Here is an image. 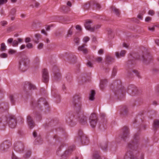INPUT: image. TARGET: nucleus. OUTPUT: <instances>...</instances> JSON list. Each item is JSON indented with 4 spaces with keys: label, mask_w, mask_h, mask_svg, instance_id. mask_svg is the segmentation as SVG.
<instances>
[{
    "label": "nucleus",
    "mask_w": 159,
    "mask_h": 159,
    "mask_svg": "<svg viewBox=\"0 0 159 159\" xmlns=\"http://www.w3.org/2000/svg\"><path fill=\"white\" fill-rule=\"evenodd\" d=\"M16 11V9L15 8L12 9L10 12L9 15L13 16L14 15Z\"/></svg>",
    "instance_id": "33"
},
{
    "label": "nucleus",
    "mask_w": 159,
    "mask_h": 159,
    "mask_svg": "<svg viewBox=\"0 0 159 159\" xmlns=\"http://www.w3.org/2000/svg\"><path fill=\"white\" fill-rule=\"evenodd\" d=\"M90 39V38L88 36H85L84 37L83 39V41L84 42L86 43Z\"/></svg>",
    "instance_id": "40"
},
{
    "label": "nucleus",
    "mask_w": 159,
    "mask_h": 159,
    "mask_svg": "<svg viewBox=\"0 0 159 159\" xmlns=\"http://www.w3.org/2000/svg\"><path fill=\"white\" fill-rule=\"evenodd\" d=\"M69 9V8L65 6L62 7L61 8V10L65 12H66L68 11H69L68 9Z\"/></svg>",
    "instance_id": "37"
},
{
    "label": "nucleus",
    "mask_w": 159,
    "mask_h": 159,
    "mask_svg": "<svg viewBox=\"0 0 159 159\" xmlns=\"http://www.w3.org/2000/svg\"><path fill=\"white\" fill-rule=\"evenodd\" d=\"M61 77V75L58 72L54 73V79L55 80H57Z\"/></svg>",
    "instance_id": "28"
},
{
    "label": "nucleus",
    "mask_w": 159,
    "mask_h": 159,
    "mask_svg": "<svg viewBox=\"0 0 159 159\" xmlns=\"http://www.w3.org/2000/svg\"><path fill=\"white\" fill-rule=\"evenodd\" d=\"M74 42L76 44H79L80 42V39L78 38H75L74 40Z\"/></svg>",
    "instance_id": "49"
},
{
    "label": "nucleus",
    "mask_w": 159,
    "mask_h": 159,
    "mask_svg": "<svg viewBox=\"0 0 159 159\" xmlns=\"http://www.w3.org/2000/svg\"><path fill=\"white\" fill-rule=\"evenodd\" d=\"M96 61L98 63L101 62L102 60V58L101 57H97L95 59Z\"/></svg>",
    "instance_id": "32"
},
{
    "label": "nucleus",
    "mask_w": 159,
    "mask_h": 159,
    "mask_svg": "<svg viewBox=\"0 0 159 159\" xmlns=\"http://www.w3.org/2000/svg\"><path fill=\"white\" fill-rule=\"evenodd\" d=\"M11 143L8 141H4L0 146V150L5 151L11 146Z\"/></svg>",
    "instance_id": "8"
},
{
    "label": "nucleus",
    "mask_w": 159,
    "mask_h": 159,
    "mask_svg": "<svg viewBox=\"0 0 159 159\" xmlns=\"http://www.w3.org/2000/svg\"><path fill=\"white\" fill-rule=\"evenodd\" d=\"M138 136V134L134 135V140L128 144L124 159H137V154L139 152V145Z\"/></svg>",
    "instance_id": "2"
},
{
    "label": "nucleus",
    "mask_w": 159,
    "mask_h": 159,
    "mask_svg": "<svg viewBox=\"0 0 159 159\" xmlns=\"http://www.w3.org/2000/svg\"><path fill=\"white\" fill-rule=\"evenodd\" d=\"M153 72L154 73H156L159 72V69L157 68H154L153 69Z\"/></svg>",
    "instance_id": "55"
},
{
    "label": "nucleus",
    "mask_w": 159,
    "mask_h": 159,
    "mask_svg": "<svg viewBox=\"0 0 159 159\" xmlns=\"http://www.w3.org/2000/svg\"><path fill=\"white\" fill-rule=\"evenodd\" d=\"M7 54L4 53L0 54V57L2 58H7Z\"/></svg>",
    "instance_id": "39"
},
{
    "label": "nucleus",
    "mask_w": 159,
    "mask_h": 159,
    "mask_svg": "<svg viewBox=\"0 0 159 159\" xmlns=\"http://www.w3.org/2000/svg\"><path fill=\"white\" fill-rule=\"evenodd\" d=\"M158 26L157 25H155L153 26L152 27H149L148 28V30H151L152 31H154L155 30V27H157Z\"/></svg>",
    "instance_id": "50"
},
{
    "label": "nucleus",
    "mask_w": 159,
    "mask_h": 159,
    "mask_svg": "<svg viewBox=\"0 0 159 159\" xmlns=\"http://www.w3.org/2000/svg\"><path fill=\"white\" fill-rule=\"evenodd\" d=\"M27 122L30 128V129H32L35 125V123L32 118L31 116L29 115L27 117Z\"/></svg>",
    "instance_id": "13"
},
{
    "label": "nucleus",
    "mask_w": 159,
    "mask_h": 159,
    "mask_svg": "<svg viewBox=\"0 0 159 159\" xmlns=\"http://www.w3.org/2000/svg\"><path fill=\"white\" fill-rule=\"evenodd\" d=\"M107 82V81L106 80H101L100 83V87L102 89H103L104 85L106 84Z\"/></svg>",
    "instance_id": "26"
},
{
    "label": "nucleus",
    "mask_w": 159,
    "mask_h": 159,
    "mask_svg": "<svg viewBox=\"0 0 159 159\" xmlns=\"http://www.w3.org/2000/svg\"><path fill=\"white\" fill-rule=\"evenodd\" d=\"M78 135L80 137L81 139L83 136H85L83 133V131L82 130H79L78 132Z\"/></svg>",
    "instance_id": "42"
},
{
    "label": "nucleus",
    "mask_w": 159,
    "mask_h": 159,
    "mask_svg": "<svg viewBox=\"0 0 159 159\" xmlns=\"http://www.w3.org/2000/svg\"><path fill=\"white\" fill-rule=\"evenodd\" d=\"M47 103H48L45 98H41L39 99L36 103H33V104L38 108H41L43 105H46Z\"/></svg>",
    "instance_id": "7"
},
{
    "label": "nucleus",
    "mask_w": 159,
    "mask_h": 159,
    "mask_svg": "<svg viewBox=\"0 0 159 159\" xmlns=\"http://www.w3.org/2000/svg\"><path fill=\"white\" fill-rule=\"evenodd\" d=\"M10 99L11 103L14 105L15 103V101L14 96L12 95H10Z\"/></svg>",
    "instance_id": "31"
},
{
    "label": "nucleus",
    "mask_w": 159,
    "mask_h": 159,
    "mask_svg": "<svg viewBox=\"0 0 159 159\" xmlns=\"http://www.w3.org/2000/svg\"><path fill=\"white\" fill-rule=\"evenodd\" d=\"M98 119L96 114L92 113L89 118V121L91 126L93 128L95 127L97 125Z\"/></svg>",
    "instance_id": "4"
},
{
    "label": "nucleus",
    "mask_w": 159,
    "mask_h": 159,
    "mask_svg": "<svg viewBox=\"0 0 159 159\" xmlns=\"http://www.w3.org/2000/svg\"><path fill=\"white\" fill-rule=\"evenodd\" d=\"M72 34V30L71 29H70L68 30L66 36L68 37H70Z\"/></svg>",
    "instance_id": "36"
},
{
    "label": "nucleus",
    "mask_w": 159,
    "mask_h": 159,
    "mask_svg": "<svg viewBox=\"0 0 159 159\" xmlns=\"http://www.w3.org/2000/svg\"><path fill=\"white\" fill-rule=\"evenodd\" d=\"M126 51L125 50H121L120 52H115V55L116 57L118 58L122 57H124L126 53Z\"/></svg>",
    "instance_id": "16"
},
{
    "label": "nucleus",
    "mask_w": 159,
    "mask_h": 159,
    "mask_svg": "<svg viewBox=\"0 0 159 159\" xmlns=\"http://www.w3.org/2000/svg\"><path fill=\"white\" fill-rule=\"evenodd\" d=\"M153 127L155 130L159 128V120H155L153 122Z\"/></svg>",
    "instance_id": "21"
},
{
    "label": "nucleus",
    "mask_w": 159,
    "mask_h": 159,
    "mask_svg": "<svg viewBox=\"0 0 159 159\" xmlns=\"http://www.w3.org/2000/svg\"><path fill=\"white\" fill-rule=\"evenodd\" d=\"M31 152L30 151H28L27 152L25 156V158H27L29 157L31 155Z\"/></svg>",
    "instance_id": "43"
},
{
    "label": "nucleus",
    "mask_w": 159,
    "mask_h": 159,
    "mask_svg": "<svg viewBox=\"0 0 159 159\" xmlns=\"http://www.w3.org/2000/svg\"><path fill=\"white\" fill-rule=\"evenodd\" d=\"M156 43L159 46V39H156L155 41Z\"/></svg>",
    "instance_id": "64"
},
{
    "label": "nucleus",
    "mask_w": 159,
    "mask_h": 159,
    "mask_svg": "<svg viewBox=\"0 0 159 159\" xmlns=\"http://www.w3.org/2000/svg\"><path fill=\"white\" fill-rule=\"evenodd\" d=\"M13 39L12 38H10L8 39L7 40V42L8 43H12V42L13 41Z\"/></svg>",
    "instance_id": "54"
},
{
    "label": "nucleus",
    "mask_w": 159,
    "mask_h": 159,
    "mask_svg": "<svg viewBox=\"0 0 159 159\" xmlns=\"http://www.w3.org/2000/svg\"><path fill=\"white\" fill-rule=\"evenodd\" d=\"M71 105L74 108L75 112L73 116H71L66 119L67 122L71 126L75 125L76 124L74 120L72 119L74 117L78 119L82 124H84L86 123L87 117L84 115V111L81 109V98L78 95L74 97L71 101Z\"/></svg>",
    "instance_id": "1"
},
{
    "label": "nucleus",
    "mask_w": 159,
    "mask_h": 159,
    "mask_svg": "<svg viewBox=\"0 0 159 159\" xmlns=\"http://www.w3.org/2000/svg\"><path fill=\"white\" fill-rule=\"evenodd\" d=\"M16 52V50L12 49H10L8 51V53L11 55L15 54Z\"/></svg>",
    "instance_id": "35"
},
{
    "label": "nucleus",
    "mask_w": 159,
    "mask_h": 159,
    "mask_svg": "<svg viewBox=\"0 0 159 159\" xmlns=\"http://www.w3.org/2000/svg\"><path fill=\"white\" fill-rule=\"evenodd\" d=\"M24 149V146L22 143L18 142L15 144L14 150L17 152L21 153L23 151Z\"/></svg>",
    "instance_id": "9"
},
{
    "label": "nucleus",
    "mask_w": 159,
    "mask_h": 159,
    "mask_svg": "<svg viewBox=\"0 0 159 159\" xmlns=\"http://www.w3.org/2000/svg\"><path fill=\"white\" fill-rule=\"evenodd\" d=\"M75 148V146H73L71 147H70L69 149L66 151L64 154V155L65 156L69 155L73 151L74 148Z\"/></svg>",
    "instance_id": "19"
},
{
    "label": "nucleus",
    "mask_w": 159,
    "mask_h": 159,
    "mask_svg": "<svg viewBox=\"0 0 159 159\" xmlns=\"http://www.w3.org/2000/svg\"><path fill=\"white\" fill-rule=\"evenodd\" d=\"M129 134V129L126 126L123 127L121 129V133L120 135L121 138L123 140L128 138Z\"/></svg>",
    "instance_id": "6"
},
{
    "label": "nucleus",
    "mask_w": 159,
    "mask_h": 159,
    "mask_svg": "<svg viewBox=\"0 0 159 159\" xmlns=\"http://www.w3.org/2000/svg\"><path fill=\"white\" fill-rule=\"evenodd\" d=\"M87 65L88 66L92 67L93 66L92 63L90 61H88L87 63Z\"/></svg>",
    "instance_id": "53"
},
{
    "label": "nucleus",
    "mask_w": 159,
    "mask_h": 159,
    "mask_svg": "<svg viewBox=\"0 0 159 159\" xmlns=\"http://www.w3.org/2000/svg\"><path fill=\"white\" fill-rule=\"evenodd\" d=\"M76 29L77 30H81V27L79 25H77L76 26Z\"/></svg>",
    "instance_id": "59"
},
{
    "label": "nucleus",
    "mask_w": 159,
    "mask_h": 159,
    "mask_svg": "<svg viewBox=\"0 0 159 159\" xmlns=\"http://www.w3.org/2000/svg\"><path fill=\"white\" fill-rule=\"evenodd\" d=\"M6 46L5 45L4 43H2L1 44V47L0 51L2 52L5 51L6 49Z\"/></svg>",
    "instance_id": "27"
},
{
    "label": "nucleus",
    "mask_w": 159,
    "mask_h": 159,
    "mask_svg": "<svg viewBox=\"0 0 159 159\" xmlns=\"http://www.w3.org/2000/svg\"><path fill=\"white\" fill-rule=\"evenodd\" d=\"M23 41V39L21 38L17 39V40H13L12 43V45L13 47H17L19 43H21Z\"/></svg>",
    "instance_id": "18"
},
{
    "label": "nucleus",
    "mask_w": 159,
    "mask_h": 159,
    "mask_svg": "<svg viewBox=\"0 0 159 159\" xmlns=\"http://www.w3.org/2000/svg\"><path fill=\"white\" fill-rule=\"evenodd\" d=\"M12 159H20L18 157H16L14 154H13Z\"/></svg>",
    "instance_id": "58"
},
{
    "label": "nucleus",
    "mask_w": 159,
    "mask_h": 159,
    "mask_svg": "<svg viewBox=\"0 0 159 159\" xmlns=\"http://www.w3.org/2000/svg\"><path fill=\"white\" fill-rule=\"evenodd\" d=\"M81 143L83 145H87L89 142V140L88 138L85 136H83L81 139Z\"/></svg>",
    "instance_id": "17"
},
{
    "label": "nucleus",
    "mask_w": 159,
    "mask_h": 159,
    "mask_svg": "<svg viewBox=\"0 0 159 159\" xmlns=\"http://www.w3.org/2000/svg\"><path fill=\"white\" fill-rule=\"evenodd\" d=\"M95 4H96V6L97 8L98 9H99L100 8L101 6L97 2H96Z\"/></svg>",
    "instance_id": "61"
},
{
    "label": "nucleus",
    "mask_w": 159,
    "mask_h": 159,
    "mask_svg": "<svg viewBox=\"0 0 159 159\" xmlns=\"http://www.w3.org/2000/svg\"><path fill=\"white\" fill-rule=\"evenodd\" d=\"M111 9L112 12L114 13L116 16L119 17L120 15V10L117 8L115 6H112L111 7Z\"/></svg>",
    "instance_id": "15"
},
{
    "label": "nucleus",
    "mask_w": 159,
    "mask_h": 159,
    "mask_svg": "<svg viewBox=\"0 0 159 159\" xmlns=\"http://www.w3.org/2000/svg\"><path fill=\"white\" fill-rule=\"evenodd\" d=\"M25 44H22V45L20 47V49H25Z\"/></svg>",
    "instance_id": "62"
},
{
    "label": "nucleus",
    "mask_w": 159,
    "mask_h": 159,
    "mask_svg": "<svg viewBox=\"0 0 159 159\" xmlns=\"http://www.w3.org/2000/svg\"><path fill=\"white\" fill-rule=\"evenodd\" d=\"M134 73H135L136 75L138 77H139V73L138 71L136 70H133Z\"/></svg>",
    "instance_id": "57"
},
{
    "label": "nucleus",
    "mask_w": 159,
    "mask_h": 159,
    "mask_svg": "<svg viewBox=\"0 0 159 159\" xmlns=\"http://www.w3.org/2000/svg\"><path fill=\"white\" fill-rule=\"evenodd\" d=\"M117 71V68L115 67H114L112 70V76H114L116 75Z\"/></svg>",
    "instance_id": "34"
},
{
    "label": "nucleus",
    "mask_w": 159,
    "mask_h": 159,
    "mask_svg": "<svg viewBox=\"0 0 159 159\" xmlns=\"http://www.w3.org/2000/svg\"><path fill=\"white\" fill-rule=\"evenodd\" d=\"M43 44L42 43H40L39 44L38 46V48L39 49H41L43 48Z\"/></svg>",
    "instance_id": "47"
},
{
    "label": "nucleus",
    "mask_w": 159,
    "mask_h": 159,
    "mask_svg": "<svg viewBox=\"0 0 159 159\" xmlns=\"http://www.w3.org/2000/svg\"><path fill=\"white\" fill-rule=\"evenodd\" d=\"M92 21L90 20H85L84 26L86 30L91 31L94 32V29L91 27V24L92 23Z\"/></svg>",
    "instance_id": "11"
},
{
    "label": "nucleus",
    "mask_w": 159,
    "mask_h": 159,
    "mask_svg": "<svg viewBox=\"0 0 159 159\" xmlns=\"http://www.w3.org/2000/svg\"><path fill=\"white\" fill-rule=\"evenodd\" d=\"M94 159H101V158L98 153H95L93 155Z\"/></svg>",
    "instance_id": "38"
},
{
    "label": "nucleus",
    "mask_w": 159,
    "mask_h": 159,
    "mask_svg": "<svg viewBox=\"0 0 159 159\" xmlns=\"http://www.w3.org/2000/svg\"><path fill=\"white\" fill-rule=\"evenodd\" d=\"M41 35L40 34H36L35 35V39L34 40L35 43H37L39 42V40L41 38Z\"/></svg>",
    "instance_id": "25"
},
{
    "label": "nucleus",
    "mask_w": 159,
    "mask_h": 159,
    "mask_svg": "<svg viewBox=\"0 0 159 159\" xmlns=\"http://www.w3.org/2000/svg\"><path fill=\"white\" fill-rule=\"evenodd\" d=\"M25 87L28 86L29 89H34L35 88V86L30 82H26L25 83Z\"/></svg>",
    "instance_id": "20"
},
{
    "label": "nucleus",
    "mask_w": 159,
    "mask_h": 159,
    "mask_svg": "<svg viewBox=\"0 0 159 159\" xmlns=\"http://www.w3.org/2000/svg\"><path fill=\"white\" fill-rule=\"evenodd\" d=\"M95 94V91L93 90H91L89 97V99L91 101L94 100V97Z\"/></svg>",
    "instance_id": "24"
},
{
    "label": "nucleus",
    "mask_w": 159,
    "mask_h": 159,
    "mask_svg": "<svg viewBox=\"0 0 159 159\" xmlns=\"http://www.w3.org/2000/svg\"><path fill=\"white\" fill-rule=\"evenodd\" d=\"M145 11H143V13L142 14H139L138 15V17L141 19V20H142L143 19V14L145 13Z\"/></svg>",
    "instance_id": "46"
},
{
    "label": "nucleus",
    "mask_w": 159,
    "mask_h": 159,
    "mask_svg": "<svg viewBox=\"0 0 159 159\" xmlns=\"http://www.w3.org/2000/svg\"><path fill=\"white\" fill-rule=\"evenodd\" d=\"M100 146L102 150H106L107 147L108 143L107 142H105L101 143Z\"/></svg>",
    "instance_id": "22"
},
{
    "label": "nucleus",
    "mask_w": 159,
    "mask_h": 159,
    "mask_svg": "<svg viewBox=\"0 0 159 159\" xmlns=\"http://www.w3.org/2000/svg\"><path fill=\"white\" fill-rule=\"evenodd\" d=\"M128 111L127 109L125 108L123 109L122 111L121 112V113L123 115H125L126 114Z\"/></svg>",
    "instance_id": "44"
},
{
    "label": "nucleus",
    "mask_w": 159,
    "mask_h": 159,
    "mask_svg": "<svg viewBox=\"0 0 159 159\" xmlns=\"http://www.w3.org/2000/svg\"><path fill=\"white\" fill-rule=\"evenodd\" d=\"M29 60L27 57L21 58L19 62V68L22 72H25L28 68Z\"/></svg>",
    "instance_id": "3"
},
{
    "label": "nucleus",
    "mask_w": 159,
    "mask_h": 159,
    "mask_svg": "<svg viewBox=\"0 0 159 159\" xmlns=\"http://www.w3.org/2000/svg\"><path fill=\"white\" fill-rule=\"evenodd\" d=\"M86 45L85 44H83L82 45L80 46L78 48V50L80 51H82L84 54H86L88 52V50L85 46Z\"/></svg>",
    "instance_id": "14"
},
{
    "label": "nucleus",
    "mask_w": 159,
    "mask_h": 159,
    "mask_svg": "<svg viewBox=\"0 0 159 159\" xmlns=\"http://www.w3.org/2000/svg\"><path fill=\"white\" fill-rule=\"evenodd\" d=\"M31 41V39L29 37L26 38L25 39V42L26 43H29Z\"/></svg>",
    "instance_id": "52"
},
{
    "label": "nucleus",
    "mask_w": 159,
    "mask_h": 159,
    "mask_svg": "<svg viewBox=\"0 0 159 159\" xmlns=\"http://www.w3.org/2000/svg\"><path fill=\"white\" fill-rule=\"evenodd\" d=\"M103 53V50L102 49H100L98 52V53L99 54H102Z\"/></svg>",
    "instance_id": "60"
},
{
    "label": "nucleus",
    "mask_w": 159,
    "mask_h": 159,
    "mask_svg": "<svg viewBox=\"0 0 159 159\" xmlns=\"http://www.w3.org/2000/svg\"><path fill=\"white\" fill-rule=\"evenodd\" d=\"M7 121L9 126L11 128H15L16 125V120L14 116H9L7 119Z\"/></svg>",
    "instance_id": "5"
},
{
    "label": "nucleus",
    "mask_w": 159,
    "mask_h": 159,
    "mask_svg": "<svg viewBox=\"0 0 159 159\" xmlns=\"http://www.w3.org/2000/svg\"><path fill=\"white\" fill-rule=\"evenodd\" d=\"M155 13L154 11L152 10H150L149 11L148 14L151 16H153Z\"/></svg>",
    "instance_id": "51"
},
{
    "label": "nucleus",
    "mask_w": 159,
    "mask_h": 159,
    "mask_svg": "<svg viewBox=\"0 0 159 159\" xmlns=\"http://www.w3.org/2000/svg\"><path fill=\"white\" fill-rule=\"evenodd\" d=\"M101 25H96L94 26L93 27V28L94 29V31L95 30L98 29L100 28L101 27Z\"/></svg>",
    "instance_id": "48"
},
{
    "label": "nucleus",
    "mask_w": 159,
    "mask_h": 159,
    "mask_svg": "<svg viewBox=\"0 0 159 159\" xmlns=\"http://www.w3.org/2000/svg\"><path fill=\"white\" fill-rule=\"evenodd\" d=\"M0 13H1V15H4V16H5V12H4V11L3 10H2L1 11Z\"/></svg>",
    "instance_id": "63"
},
{
    "label": "nucleus",
    "mask_w": 159,
    "mask_h": 159,
    "mask_svg": "<svg viewBox=\"0 0 159 159\" xmlns=\"http://www.w3.org/2000/svg\"><path fill=\"white\" fill-rule=\"evenodd\" d=\"M26 47L28 49H31L33 48V45L32 43H28L26 44Z\"/></svg>",
    "instance_id": "41"
},
{
    "label": "nucleus",
    "mask_w": 159,
    "mask_h": 159,
    "mask_svg": "<svg viewBox=\"0 0 159 159\" xmlns=\"http://www.w3.org/2000/svg\"><path fill=\"white\" fill-rule=\"evenodd\" d=\"M52 94L55 98H56L58 99V102H59L60 101V96L59 94H55L53 91H52Z\"/></svg>",
    "instance_id": "30"
},
{
    "label": "nucleus",
    "mask_w": 159,
    "mask_h": 159,
    "mask_svg": "<svg viewBox=\"0 0 159 159\" xmlns=\"http://www.w3.org/2000/svg\"><path fill=\"white\" fill-rule=\"evenodd\" d=\"M106 61L108 63L113 62L115 59L110 56H107L106 57Z\"/></svg>",
    "instance_id": "23"
},
{
    "label": "nucleus",
    "mask_w": 159,
    "mask_h": 159,
    "mask_svg": "<svg viewBox=\"0 0 159 159\" xmlns=\"http://www.w3.org/2000/svg\"><path fill=\"white\" fill-rule=\"evenodd\" d=\"M151 20V17H149V16L147 17L145 19V21L146 22H148L149 21Z\"/></svg>",
    "instance_id": "56"
},
{
    "label": "nucleus",
    "mask_w": 159,
    "mask_h": 159,
    "mask_svg": "<svg viewBox=\"0 0 159 159\" xmlns=\"http://www.w3.org/2000/svg\"><path fill=\"white\" fill-rule=\"evenodd\" d=\"M43 80L44 83L48 82L49 77L47 70L46 69H44L43 71Z\"/></svg>",
    "instance_id": "12"
},
{
    "label": "nucleus",
    "mask_w": 159,
    "mask_h": 159,
    "mask_svg": "<svg viewBox=\"0 0 159 159\" xmlns=\"http://www.w3.org/2000/svg\"><path fill=\"white\" fill-rule=\"evenodd\" d=\"M8 24L7 22L5 20H2L0 22V25L2 27H5Z\"/></svg>",
    "instance_id": "29"
},
{
    "label": "nucleus",
    "mask_w": 159,
    "mask_h": 159,
    "mask_svg": "<svg viewBox=\"0 0 159 159\" xmlns=\"http://www.w3.org/2000/svg\"><path fill=\"white\" fill-rule=\"evenodd\" d=\"M137 58L142 61L145 63H147L151 60L152 57L149 53H148L146 58H145V56L143 55L140 56L138 58Z\"/></svg>",
    "instance_id": "10"
},
{
    "label": "nucleus",
    "mask_w": 159,
    "mask_h": 159,
    "mask_svg": "<svg viewBox=\"0 0 159 159\" xmlns=\"http://www.w3.org/2000/svg\"><path fill=\"white\" fill-rule=\"evenodd\" d=\"M7 2V0H0V5L6 4Z\"/></svg>",
    "instance_id": "45"
}]
</instances>
